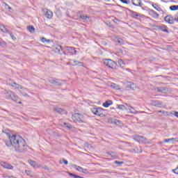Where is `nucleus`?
I'll return each mask as SVG.
<instances>
[{
  "mask_svg": "<svg viewBox=\"0 0 178 178\" xmlns=\"http://www.w3.org/2000/svg\"><path fill=\"white\" fill-rule=\"evenodd\" d=\"M69 176H70L71 177L74 178V177H76V175H74V174H73V173L70 172V173H69Z\"/></svg>",
  "mask_w": 178,
  "mask_h": 178,
  "instance_id": "51",
  "label": "nucleus"
},
{
  "mask_svg": "<svg viewBox=\"0 0 178 178\" xmlns=\"http://www.w3.org/2000/svg\"><path fill=\"white\" fill-rule=\"evenodd\" d=\"M152 5L156 10H158V12H161V10H162V8H161V7H159L156 3H152Z\"/></svg>",
  "mask_w": 178,
  "mask_h": 178,
  "instance_id": "28",
  "label": "nucleus"
},
{
  "mask_svg": "<svg viewBox=\"0 0 178 178\" xmlns=\"http://www.w3.org/2000/svg\"><path fill=\"white\" fill-rule=\"evenodd\" d=\"M65 50L70 54V55H76L77 53V51H76L74 48L70 47H65Z\"/></svg>",
  "mask_w": 178,
  "mask_h": 178,
  "instance_id": "11",
  "label": "nucleus"
},
{
  "mask_svg": "<svg viewBox=\"0 0 178 178\" xmlns=\"http://www.w3.org/2000/svg\"><path fill=\"white\" fill-rule=\"evenodd\" d=\"M77 65H79V66H83V63H81V62H78Z\"/></svg>",
  "mask_w": 178,
  "mask_h": 178,
  "instance_id": "57",
  "label": "nucleus"
},
{
  "mask_svg": "<svg viewBox=\"0 0 178 178\" xmlns=\"http://www.w3.org/2000/svg\"><path fill=\"white\" fill-rule=\"evenodd\" d=\"M0 45L1 47H6V42H5L4 41L0 40Z\"/></svg>",
  "mask_w": 178,
  "mask_h": 178,
  "instance_id": "45",
  "label": "nucleus"
},
{
  "mask_svg": "<svg viewBox=\"0 0 178 178\" xmlns=\"http://www.w3.org/2000/svg\"><path fill=\"white\" fill-rule=\"evenodd\" d=\"M1 166H3V168H4L5 169H10V170H13V165L7 163H1Z\"/></svg>",
  "mask_w": 178,
  "mask_h": 178,
  "instance_id": "17",
  "label": "nucleus"
},
{
  "mask_svg": "<svg viewBox=\"0 0 178 178\" xmlns=\"http://www.w3.org/2000/svg\"><path fill=\"white\" fill-rule=\"evenodd\" d=\"M104 63L106 66H108L110 69H115L116 67V63L111 59H104Z\"/></svg>",
  "mask_w": 178,
  "mask_h": 178,
  "instance_id": "5",
  "label": "nucleus"
},
{
  "mask_svg": "<svg viewBox=\"0 0 178 178\" xmlns=\"http://www.w3.org/2000/svg\"><path fill=\"white\" fill-rule=\"evenodd\" d=\"M113 102L111 100H107L106 101L104 104H103V106H104V108H109V106H111V105H112Z\"/></svg>",
  "mask_w": 178,
  "mask_h": 178,
  "instance_id": "21",
  "label": "nucleus"
},
{
  "mask_svg": "<svg viewBox=\"0 0 178 178\" xmlns=\"http://www.w3.org/2000/svg\"><path fill=\"white\" fill-rule=\"evenodd\" d=\"M112 123L116 124V126H122V122L119 120H113Z\"/></svg>",
  "mask_w": 178,
  "mask_h": 178,
  "instance_id": "24",
  "label": "nucleus"
},
{
  "mask_svg": "<svg viewBox=\"0 0 178 178\" xmlns=\"http://www.w3.org/2000/svg\"><path fill=\"white\" fill-rule=\"evenodd\" d=\"M42 167H39V168H42V169H44V170H49V168H48V166L47 165H42V164H41Z\"/></svg>",
  "mask_w": 178,
  "mask_h": 178,
  "instance_id": "44",
  "label": "nucleus"
},
{
  "mask_svg": "<svg viewBox=\"0 0 178 178\" xmlns=\"http://www.w3.org/2000/svg\"><path fill=\"white\" fill-rule=\"evenodd\" d=\"M72 120L75 123H84V116L81 113H75L72 115Z\"/></svg>",
  "mask_w": 178,
  "mask_h": 178,
  "instance_id": "3",
  "label": "nucleus"
},
{
  "mask_svg": "<svg viewBox=\"0 0 178 178\" xmlns=\"http://www.w3.org/2000/svg\"><path fill=\"white\" fill-rule=\"evenodd\" d=\"M44 16L47 19H51L54 17V13L51 10H47Z\"/></svg>",
  "mask_w": 178,
  "mask_h": 178,
  "instance_id": "13",
  "label": "nucleus"
},
{
  "mask_svg": "<svg viewBox=\"0 0 178 178\" xmlns=\"http://www.w3.org/2000/svg\"><path fill=\"white\" fill-rule=\"evenodd\" d=\"M107 154L110 155V156H111V158H113L114 159H116V158H118V156L116 155V154L115 152H108Z\"/></svg>",
  "mask_w": 178,
  "mask_h": 178,
  "instance_id": "25",
  "label": "nucleus"
},
{
  "mask_svg": "<svg viewBox=\"0 0 178 178\" xmlns=\"http://www.w3.org/2000/svg\"><path fill=\"white\" fill-rule=\"evenodd\" d=\"M84 147H86V148H88L89 149H90V148H92V146L91 145H90L88 143H86L84 144Z\"/></svg>",
  "mask_w": 178,
  "mask_h": 178,
  "instance_id": "43",
  "label": "nucleus"
},
{
  "mask_svg": "<svg viewBox=\"0 0 178 178\" xmlns=\"http://www.w3.org/2000/svg\"><path fill=\"white\" fill-rule=\"evenodd\" d=\"M118 64L121 67H124V62L123 61V60L122 59L118 60Z\"/></svg>",
  "mask_w": 178,
  "mask_h": 178,
  "instance_id": "37",
  "label": "nucleus"
},
{
  "mask_svg": "<svg viewBox=\"0 0 178 178\" xmlns=\"http://www.w3.org/2000/svg\"><path fill=\"white\" fill-rule=\"evenodd\" d=\"M63 163H65V165H67L69 163L67 160H65V159H63Z\"/></svg>",
  "mask_w": 178,
  "mask_h": 178,
  "instance_id": "49",
  "label": "nucleus"
},
{
  "mask_svg": "<svg viewBox=\"0 0 178 178\" xmlns=\"http://www.w3.org/2000/svg\"><path fill=\"white\" fill-rule=\"evenodd\" d=\"M28 30L29 31H30V33H35V29L34 28V26H28Z\"/></svg>",
  "mask_w": 178,
  "mask_h": 178,
  "instance_id": "35",
  "label": "nucleus"
},
{
  "mask_svg": "<svg viewBox=\"0 0 178 178\" xmlns=\"http://www.w3.org/2000/svg\"><path fill=\"white\" fill-rule=\"evenodd\" d=\"M56 52L62 55V54H63V49L62 48V46H58V47L56 48Z\"/></svg>",
  "mask_w": 178,
  "mask_h": 178,
  "instance_id": "23",
  "label": "nucleus"
},
{
  "mask_svg": "<svg viewBox=\"0 0 178 178\" xmlns=\"http://www.w3.org/2000/svg\"><path fill=\"white\" fill-rule=\"evenodd\" d=\"M25 173L27 176H29V177H34V174H33V172L26 170Z\"/></svg>",
  "mask_w": 178,
  "mask_h": 178,
  "instance_id": "27",
  "label": "nucleus"
},
{
  "mask_svg": "<svg viewBox=\"0 0 178 178\" xmlns=\"http://www.w3.org/2000/svg\"><path fill=\"white\" fill-rule=\"evenodd\" d=\"M122 3H126L127 5H130V0H120Z\"/></svg>",
  "mask_w": 178,
  "mask_h": 178,
  "instance_id": "42",
  "label": "nucleus"
},
{
  "mask_svg": "<svg viewBox=\"0 0 178 178\" xmlns=\"http://www.w3.org/2000/svg\"><path fill=\"white\" fill-rule=\"evenodd\" d=\"M18 104H22V102H19Z\"/></svg>",
  "mask_w": 178,
  "mask_h": 178,
  "instance_id": "61",
  "label": "nucleus"
},
{
  "mask_svg": "<svg viewBox=\"0 0 178 178\" xmlns=\"http://www.w3.org/2000/svg\"><path fill=\"white\" fill-rule=\"evenodd\" d=\"M10 86H11V87H14L15 88H17V90H22V88H23V86L16 83L15 82L10 83Z\"/></svg>",
  "mask_w": 178,
  "mask_h": 178,
  "instance_id": "16",
  "label": "nucleus"
},
{
  "mask_svg": "<svg viewBox=\"0 0 178 178\" xmlns=\"http://www.w3.org/2000/svg\"><path fill=\"white\" fill-rule=\"evenodd\" d=\"M3 133H5L9 138V141L6 143L7 147H13L17 152H25V151H27L28 146L26 143V140L20 136L13 135L10 136L9 131H5L4 130H3Z\"/></svg>",
  "mask_w": 178,
  "mask_h": 178,
  "instance_id": "1",
  "label": "nucleus"
},
{
  "mask_svg": "<svg viewBox=\"0 0 178 178\" xmlns=\"http://www.w3.org/2000/svg\"><path fill=\"white\" fill-rule=\"evenodd\" d=\"M41 41H42V42H44V43H45V42H51V40L46 39L44 37L41 38Z\"/></svg>",
  "mask_w": 178,
  "mask_h": 178,
  "instance_id": "40",
  "label": "nucleus"
},
{
  "mask_svg": "<svg viewBox=\"0 0 178 178\" xmlns=\"http://www.w3.org/2000/svg\"><path fill=\"white\" fill-rule=\"evenodd\" d=\"M60 163H62V161H60Z\"/></svg>",
  "mask_w": 178,
  "mask_h": 178,
  "instance_id": "62",
  "label": "nucleus"
},
{
  "mask_svg": "<svg viewBox=\"0 0 178 178\" xmlns=\"http://www.w3.org/2000/svg\"><path fill=\"white\" fill-rule=\"evenodd\" d=\"M152 105L154 106H157L158 108H161L162 107V103L159 101H154L152 102Z\"/></svg>",
  "mask_w": 178,
  "mask_h": 178,
  "instance_id": "20",
  "label": "nucleus"
},
{
  "mask_svg": "<svg viewBox=\"0 0 178 178\" xmlns=\"http://www.w3.org/2000/svg\"><path fill=\"white\" fill-rule=\"evenodd\" d=\"M121 8H122V9H126V8H124V7H123V6H121Z\"/></svg>",
  "mask_w": 178,
  "mask_h": 178,
  "instance_id": "60",
  "label": "nucleus"
},
{
  "mask_svg": "<svg viewBox=\"0 0 178 178\" xmlns=\"http://www.w3.org/2000/svg\"><path fill=\"white\" fill-rule=\"evenodd\" d=\"M29 163L31 165V166H33V168H42L41 164L37 163V162L33 161V160H29Z\"/></svg>",
  "mask_w": 178,
  "mask_h": 178,
  "instance_id": "14",
  "label": "nucleus"
},
{
  "mask_svg": "<svg viewBox=\"0 0 178 178\" xmlns=\"http://www.w3.org/2000/svg\"><path fill=\"white\" fill-rule=\"evenodd\" d=\"M10 35L12 40H13V41H16L17 38L13 35V33H10Z\"/></svg>",
  "mask_w": 178,
  "mask_h": 178,
  "instance_id": "46",
  "label": "nucleus"
},
{
  "mask_svg": "<svg viewBox=\"0 0 178 178\" xmlns=\"http://www.w3.org/2000/svg\"><path fill=\"white\" fill-rule=\"evenodd\" d=\"M4 6H5V9H7V10H12V7H10V6L8 5V3L3 2V3Z\"/></svg>",
  "mask_w": 178,
  "mask_h": 178,
  "instance_id": "36",
  "label": "nucleus"
},
{
  "mask_svg": "<svg viewBox=\"0 0 178 178\" xmlns=\"http://www.w3.org/2000/svg\"><path fill=\"white\" fill-rule=\"evenodd\" d=\"M164 19H165V22L168 23V24H175V19L173 17L170 15H167L166 17H165Z\"/></svg>",
  "mask_w": 178,
  "mask_h": 178,
  "instance_id": "9",
  "label": "nucleus"
},
{
  "mask_svg": "<svg viewBox=\"0 0 178 178\" xmlns=\"http://www.w3.org/2000/svg\"><path fill=\"white\" fill-rule=\"evenodd\" d=\"M73 168H76V170H78V172H81L82 173H86L87 172V169H84L80 166H77L76 165L73 164Z\"/></svg>",
  "mask_w": 178,
  "mask_h": 178,
  "instance_id": "15",
  "label": "nucleus"
},
{
  "mask_svg": "<svg viewBox=\"0 0 178 178\" xmlns=\"http://www.w3.org/2000/svg\"><path fill=\"white\" fill-rule=\"evenodd\" d=\"M74 63H75V64L74 65V66H76V65H77V64L79 63V62H77V60H74Z\"/></svg>",
  "mask_w": 178,
  "mask_h": 178,
  "instance_id": "53",
  "label": "nucleus"
},
{
  "mask_svg": "<svg viewBox=\"0 0 178 178\" xmlns=\"http://www.w3.org/2000/svg\"><path fill=\"white\" fill-rule=\"evenodd\" d=\"M49 81L51 84H54V86H62V81L56 78L49 79Z\"/></svg>",
  "mask_w": 178,
  "mask_h": 178,
  "instance_id": "7",
  "label": "nucleus"
},
{
  "mask_svg": "<svg viewBox=\"0 0 178 178\" xmlns=\"http://www.w3.org/2000/svg\"><path fill=\"white\" fill-rule=\"evenodd\" d=\"M91 111L93 115H96V116H100V118H104L105 114H104V109L102 108H92Z\"/></svg>",
  "mask_w": 178,
  "mask_h": 178,
  "instance_id": "4",
  "label": "nucleus"
},
{
  "mask_svg": "<svg viewBox=\"0 0 178 178\" xmlns=\"http://www.w3.org/2000/svg\"><path fill=\"white\" fill-rule=\"evenodd\" d=\"M134 140L138 141V143H139L140 144L141 143L148 144V140H147V138H145L144 136L136 135L134 136Z\"/></svg>",
  "mask_w": 178,
  "mask_h": 178,
  "instance_id": "6",
  "label": "nucleus"
},
{
  "mask_svg": "<svg viewBox=\"0 0 178 178\" xmlns=\"http://www.w3.org/2000/svg\"><path fill=\"white\" fill-rule=\"evenodd\" d=\"M148 13L149 16H152V17H154V19H158L159 17V14H158L154 10L148 9Z\"/></svg>",
  "mask_w": 178,
  "mask_h": 178,
  "instance_id": "10",
  "label": "nucleus"
},
{
  "mask_svg": "<svg viewBox=\"0 0 178 178\" xmlns=\"http://www.w3.org/2000/svg\"><path fill=\"white\" fill-rule=\"evenodd\" d=\"M156 92H161L162 94H166L168 92V88L166 87H156L154 88Z\"/></svg>",
  "mask_w": 178,
  "mask_h": 178,
  "instance_id": "8",
  "label": "nucleus"
},
{
  "mask_svg": "<svg viewBox=\"0 0 178 178\" xmlns=\"http://www.w3.org/2000/svg\"><path fill=\"white\" fill-rule=\"evenodd\" d=\"M175 116H176V118H178V111H175Z\"/></svg>",
  "mask_w": 178,
  "mask_h": 178,
  "instance_id": "55",
  "label": "nucleus"
},
{
  "mask_svg": "<svg viewBox=\"0 0 178 178\" xmlns=\"http://www.w3.org/2000/svg\"><path fill=\"white\" fill-rule=\"evenodd\" d=\"M54 111L58 112V113H62V112H63V109H62L60 108H54Z\"/></svg>",
  "mask_w": 178,
  "mask_h": 178,
  "instance_id": "34",
  "label": "nucleus"
},
{
  "mask_svg": "<svg viewBox=\"0 0 178 178\" xmlns=\"http://www.w3.org/2000/svg\"><path fill=\"white\" fill-rule=\"evenodd\" d=\"M132 3L135 6H143V3H141V0H132Z\"/></svg>",
  "mask_w": 178,
  "mask_h": 178,
  "instance_id": "18",
  "label": "nucleus"
},
{
  "mask_svg": "<svg viewBox=\"0 0 178 178\" xmlns=\"http://www.w3.org/2000/svg\"><path fill=\"white\" fill-rule=\"evenodd\" d=\"M172 172L173 173H175V175H177V170H176V168L172 170Z\"/></svg>",
  "mask_w": 178,
  "mask_h": 178,
  "instance_id": "54",
  "label": "nucleus"
},
{
  "mask_svg": "<svg viewBox=\"0 0 178 178\" xmlns=\"http://www.w3.org/2000/svg\"><path fill=\"white\" fill-rule=\"evenodd\" d=\"M172 141H176V138H168V139H165V143H170Z\"/></svg>",
  "mask_w": 178,
  "mask_h": 178,
  "instance_id": "41",
  "label": "nucleus"
},
{
  "mask_svg": "<svg viewBox=\"0 0 178 178\" xmlns=\"http://www.w3.org/2000/svg\"><path fill=\"white\" fill-rule=\"evenodd\" d=\"M118 108L121 111H125V109H127V107L126 106V105H123V104H119Z\"/></svg>",
  "mask_w": 178,
  "mask_h": 178,
  "instance_id": "32",
  "label": "nucleus"
},
{
  "mask_svg": "<svg viewBox=\"0 0 178 178\" xmlns=\"http://www.w3.org/2000/svg\"><path fill=\"white\" fill-rule=\"evenodd\" d=\"M126 88H130L131 90H136L137 85L134 83L127 82L126 84Z\"/></svg>",
  "mask_w": 178,
  "mask_h": 178,
  "instance_id": "12",
  "label": "nucleus"
},
{
  "mask_svg": "<svg viewBox=\"0 0 178 178\" xmlns=\"http://www.w3.org/2000/svg\"><path fill=\"white\" fill-rule=\"evenodd\" d=\"M159 113H163L165 115V113H168L166 111H159Z\"/></svg>",
  "mask_w": 178,
  "mask_h": 178,
  "instance_id": "52",
  "label": "nucleus"
},
{
  "mask_svg": "<svg viewBox=\"0 0 178 178\" xmlns=\"http://www.w3.org/2000/svg\"><path fill=\"white\" fill-rule=\"evenodd\" d=\"M110 87L111 88H114L115 90H120V88H119V86H118L116 83H111L110 85Z\"/></svg>",
  "mask_w": 178,
  "mask_h": 178,
  "instance_id": "29",
  "label": "nucleus"
},
{
  "mask_svg": "<svg viewBox=\"0 0 178 178\" xmlns=\"http://www.w3.org/2000/svg\"><path fill=\"white\" fill-rule=\"evenodd\" d=\"M1 31L3 33H5L6 34L9 33V31L8 30V29H6V27H5V26H2L1 27Z\"/></svg>",
  "mask_w": 178,
  "mask_h": 178,
  "instance_id": "31",
  "label": "nucleus"
},
{
  "mask_svg": "<svg viewBox=\"0 0 178 178\" xmlns=\"http://www.w3.org/2000/svg\"><path fill=\"white\" fill-rule=\"evenodd\" d=\"M131 15L132 16V17H134V19H140V15H138V13H137L136 12L132 11L131 13Z\"/></svg>",
  "mask_w": 178,
  "mask_h": 178,
  "instance_id": "22",
  "label": "nucleus"
},
{
  "mask_svg": "<svg viewBox=\"0 0 178 178\" xmlns=\"http://www.w3.org/2000/svg\"><path fill=\"white\" fill-rule=\"evenodd\" d=\"M117 42H118V44H120L121 45H124V42L123 40H122V38H118L117 39Z\"/></svg>",
  "mask_w": 178,
  "mask_h": 178,
  "instance_id": "38",
  "label": "nucleus"
},
{
  "mask_svg": "<svg viewBox=\"0 0 178 178\" xmlns=\"http://www.w3.org/2000/svg\"><path fill=\"white\" fill-rule=\"evenodd\" d=\"M176 170H177V175H178V165H177V167L176 168Z\"/></svg>",
  "mask_w": 178,
  "mask_h": 178,
  "instance_id": "59",
  "label": "nucleus"
},
{
  "mask_svg": "<svg viewBox=\"0 0 178 178\" xmlns=\"http://www.w3.org/2000/svg\"><path fill=\"white\" fill-rule=\"evenodd\" d=\"M74 178H83V177H80L79 175H75Z\"/></svg>",
  "mask_w": 178,
  "mask_h": 178,
  "instance_id": "58",
  "label": "nucleus"
},
{
  "mask_svg": "<svg viewBox=\"0 0 178 178\" xmlns=\"http://www.w3.org/2000/svg\"><path fill=\"white\" fill-rule=\"evenodd\" d=\"M129 112H130V113H133L134 115H137V113H138V111H137L133 107H131V108H129Z\"/></svg>",
  "mask_w": 178,
  "mask_h": 178,
  "instance_id": "33",
  "label": "nucleus"
},
{
  "mask_svg": "<svg viewBox=\"0 0 178 178\" xmlns=\"http://www.w3.org/2000/svg\"><path fill=\"white\" fill-rule=\"evenodd\" d=\"M174 22H178V14L175 15L174 18Z\"/></svg>",
  "mask_w": 178,
  "mask_h": 178,
  "instance_id": "50",
  "label": "nucleus"
},
{
  "mask_svg": "<svg viewBox=\"0 0 178 178\" xmlns=\"http://www.w3.org/2000/svg\"><path fill=\"white\" fill-rule=\"evenodd\" d=\"M115 163L116 165H119V166H120V165H123V161H115Z\"/></svg>",
  "mask_w": 178,
  "mask_h": 178,
  "instance_id": "47",
  "label": "nucleus"
},
{
  "mask_svg": "<svg viewBox=\"0 0 178 178\" xmlns=\"http://www.w3.org/2000/svg\"><path fill=\"white\" fill-rule=\"evenodd\" d=\"M170 9V10H178V6H171Z\"/></svg>",
  "mask_w": 178,
  "mask_h": 178,
  "instance_id": "39",
  "label": "nucleus"
},
{
  "mask_svg": "<svg viewBox=\"0 0 178 178\" xmlns=\"http://www.w3.org/2000/svg\"><path fill=\"white\" fill-rule=\"evenodd\" d=\"M67 127L68 129H71L72 128V125H70V124H67Z\"/></svg>",
  "mask_w": 178,
  "mask_h": 178,
  "instance_id": "56",
  "label": "nucleus"
},
{
  "mask_svg": "<svg viewBox=\"0 0 178 178\" xmlns=\"http://www.w3.org/2000/svg\"><path fill=\"white\" fill-rule=\"evenodd\" d=\"M22 95L23 97H26V98H29L30 97V95H29L26 92H22Z\"/></svg>",
  "mask_w": 178,
  "mask_h": 178,
  "instance_id": "48",
  "label": "nucleus"
},
{
  "mask_svg": "<svg viewBox=\"0 0 178 178\" xmlns=\"http://www.w3.org/2000/svg\"><path fill=\"white\" fill-rule=\"evenodd\" d=\"M132 152H135V154H141L143 152V150L141 148L136 147L132 150Z\"/></svg>",
  "mask_w": 178,
  "mask_h": 178,
  "instance_id": "26",
  "label": "nucleus"
},
{
  "mask_svg": "<svg viewBox=\"0 0 178 178\" xmlns=\"http://www.w3.org/2000/svg\"><path fill=\"white\" fill-rule=\"evenodd\" d=\"M160 30L164 33H167V34H169V30H168V26H166V25L160 26Z\"/></svg>",
  "mask_w": 178,
  "mask_h": 178,
  "instance_id": "19",
  "label": "nucleus"
},
{
  "mask_svg": "<svg viewBox=\"0 0 178 178\" xmlns=\"http://www.w3.org/2000/svg\"><path fill=\"white\" fill-rule=\"evenodd\" d=\"M5 92L6 98L7 99H12L13 101H15V102H17V101H19V97H17L15 92L7 90H6Z\"/></svg>",
  "mask_w": 178,
  "mask_h": 178,
  "instance_id": "2",
  "label": "nucleus"
},
{
  "mask_svg": "<svg viewBox=\"0 0 178 178\" xmlns=\"http://www.w3.org/2000/svg\"><path fill=\"white\" fill-rule=\"evenodd\" d=\"M80 19L84 20V22H88V20H90V17L86 15H80Z\"/></svg>",
  "mask_w": 178,
  "mask_h": 178,
  "instance_id": "30",
  "label": "nucleus"
}]
</instances>
